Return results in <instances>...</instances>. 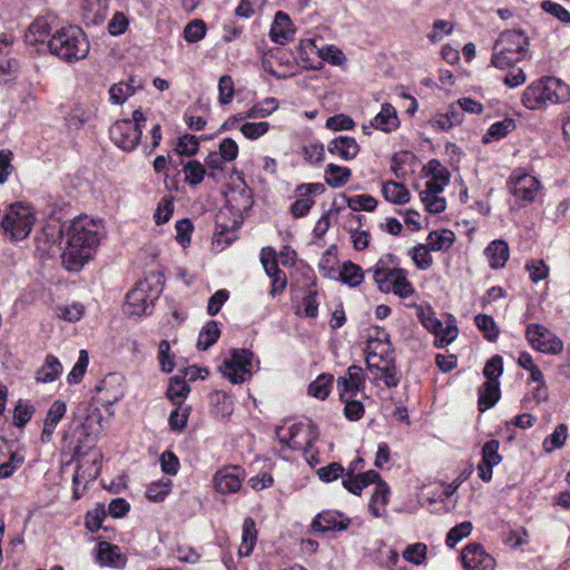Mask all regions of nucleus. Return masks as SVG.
Masks as SVG:
<instances>
[{
    "label": "nucleus",
    "instance_id": "nucleus-1",
    "mask_svg": "<svg viewBox=\"0 0 570 570\" xmlns=\"http://www.w3.org/2000/svg\"><path fill=\"white\" fill-rule=\"evenodd\" d=\"M67 246L61 255L69 272H79L91 258L102 238V227L87 216H78L67 228Z\"/></svg>",
    "mask_w": 570,
    "mask_h": 570
},
{
    "label": "nucleus",
    "instance_id": "nucleus-2",
    "mask_svg": "<svg viewBox=\"0 0 570 570\" xmlns=\"http://www.w3.org/2000/svg\"><path fill=\"white\" fill-rule=\"evenodd\" d=\"M570 100V86L559 78L544 76L532 81L522 92L521 104L529 110H540L548 104Z\"/></svg>",
    "mask_w": 570,
    "mask_h": 570
},
{
    "label": "nucleus",
    "instance_id": "nucleus-3",
    "mask_svg": "<svg viewBox=\"0 0 570 570\" xmlns=\"http://www.w3.org/2000/svg\"><path fill=\"white\" fill-rule=\"evenodd\" d=\"M49 52L65 62H76L89 53V41L85 31L75 24L57 29L47 42Z\"/></svg>",
    "mask_w": 570,
    "mask_h": 570
},
{
    "label": "nucleus",
    "instance_id": "nucleus-4",
    "mask_svg": "<svg viewBox=\"0 0 570 570\" xmlns=\"http://www.w3.org/2000/svg\"><path fill=\"white\" fill-rule=\"evenodd\" d=\"M529 47V39L519 30H507L494 41L491 65L504 70L514 67L524 59Z\"/></svg>",
    "mask_w": 570,
    "mask_h": 570
},
{
    "label": "nucleus",
    "instance_id": "nucleus-5",
    "mask_svg": "<svg viewBox=\"0 0 570 570\" xmlns=\"http://www.w3.org/2000/svg\"><path fill=\"white\" fill-rule=\"evenodd\" d=\"M160 279L153 274L136 283L135 287L126 295L125 312L130 316L148 315L153 312L154 303L161 293L158 287Z\"/></svg>",
    "mask_w": 570,
    "mask_h": 570
},
{
    "label": "nucleus",
    "instance_id": "nucleus-6",
    "mask_svg": "<svg viewBox=\"0 0 570 570\" xmlns=\"http://www.w3.org/2000/svg\"><path fill=\"white\" fill-rule=\"evenodd\" d=\"M33 224L35 215L30 206L16 203L10 205L2 218V232L11 242H19L29 236Z\"/></svg>",
    "mask_w": 570,
    "mask_h": 570
},
{
    "label": "nucleus",
    "instance_id": "nucleus-7",
    "mask_svg": "<svg viewBox=\"0 0 570 570\" xmlns=\"http://www.w3.org/2000/svg\"><path fill=\"white\" fill-rule=\"evenodd\" d=\"M284 429L276 428L275 434L283 448L293 451L307 452L317 439V432L313 424L295 423L285 433Z\"/></svg>",
    "mask_w": 570,
    "mask_h": 570
},
{
    "label": "nucleus",
    "instance_id": "nucleus-8",
    "mask_svg": "<svg viewBox=\"0 0 570 570\" xmlns=\"http://www.w3.org/2000/svg\"><path fill=\"white\" fill-rule=\"evenodd\" d=\"M254 354L246 348H234L230 357L219 366V372L233 384H239L252 376Z\"/></svg>",
    "mask_w": 570,
    "mask_h": 570
},
{
    "label": "nucleus",
    "instance_id": "nucleus-9",
    "mask_svg": "<svg viewBox=\"0 0 570 570\" xmlns=\"http://www.w3.org/2000/svg\"><path fill=\"white\" fill-rule=\"evenodd\" d=\"M366 365L367 368L373 372H380L379 379H381L385 386L394 389L400 384V375L395 365V358L393 351H382L379 355L375 352H366Z\"/></svg>",
    "mask_w": 570,
    "mask_h": 570
},
{
    "label": "nucleus",
    "instance_id": "nucleus-10",
    "mask_svg": "<svg viewBox=\"0 0 570 570\" xmlns=\"http://www.w3.org/2000/svg\"><path fill=\"white\" fill-rule=\"evenodd\" d=\"M263 69L277 79H285L296 73L293 53L283 48L263 52Z\"/></svg>",
    "mask_w": 570,
    "mask_h": 570
},
{
    "label": "nucleus",
    "instance_id": "nucleus-11",
    "mask_svg": "<svg viewBox=\"0 0 570 570\" xmlns=\"http://www.w3.org/2000/svg\"><path fill=\"white\" fill-rule=\"evenodd\" d=\"M525 336L532 348L541 353L557 355L563 351V342L541 324H529Z\"/></svg>",
    "mask_w": 570,
    "mask_h": 570
},
{
    "label": "nucleus",
    "instance_id": "nucleus-12",
    "mask_svg": "<svg viewBox=\"0 0 570 570\" xmlns=\"http://www.w3.org/2000/svg\"><path fill=\"white\" fill-rule=\"evenodd\" d=\"M146 118L141 110L132 112V120H119L110 128V138L112 142H140L141 127Z\"/></svg>",
    "mask_w": 570,
    "mask_h": 570
},
{
    "label": "nucleus",
    "instance_id": "nucleus-13",
    "mask_svg": "<svg viewBox=\"0 0 570 570\" xmlns=\"http://www.w3.org/2000/svg\"><path fill=\"white\" fill-rule=\"evenodd\" d=\"M461 559L468 570H493L495 566L494 559L478 543L464 547Z\"/></svg>",
    "mask_w": 570,
    "mask_h": 570
},
{
    "label": "nucleus",
    "instance_id": "nucleus-14",
    "mask_svg": "<svg viewBox=\"0 0 570 570\" xmlns=\"http://www.w3.org/2000/svg\"><path fill=\"white\" fill-rule=\"evenodd\" d=\"M351 523V519L338 511H323L318 513L312 521L311 528L313 532L325 533L327 531L346 530Z\"/></svg>",
    "mask_w": 570,
    "mask_h": 570
},
{
    "label": "nucleus",
    "instance_id": "nucleus-15",
    "mask_svg": "<svg viewBox=\"0 0 570 570\" xmlns=\"http://www.w3.org/2000/svg\"><path fill=\"white\" fill-rule=\"evenodd\" d=\"M243 470L238 465H229L218 470L213 479L216 490L223 494L235 493L242 487Z\"/></svg>",
    "mask_w": 570,
    "mask_h": 570
},
{
    "label": "nucleus",
    "instance_id": "nucleus-16",
    "mask_svg": "<svg viewBox=\"0 0 570 570\" xmlns=\"http://www.w3.org/2000/svg\"><path fill=\"white\" fill-rule=\"evenodd\" d=\"M510 190L520 200L532 203L539 191V180L528 174L517 175L515 173L510 177Z\"/></svg>",
    "mask_w": 570,
    "mask_h": 570
},
{
    "label": "nucleus",
    "instance_id": "nucleus-17",
    "mask_svg": "<svg viewBox=\"0 0 570 570\" xmlns=\"http://www.w3.org/2000/svg\"><path fill=\"white\" fill-rule=\"evenodd\" d=\"M226 202L228 207L239 217H242L244 212L252 208L254 203L252 190L246 186L244 179L240 180V185L228 189Z\"/></svg>",
    "mask_w": 570,
    "mask_h": 570
},
{
    "label": "nucleus",
    "instance_id": "nucleus-18",
    "mask_svg": "<svg viewBox=\"0 0 570 570\" xmlns=\"http://www.w3.org/2000/svg\"><path fill=\"white\" fill-rule=\"evenodd\" d=\"M400 120L397 111L391 104H383L381 111L370 121V126H363L364 134H371L370 129H379L384 132H391L397 129Z\"/></svg>",
    "mask_w": 570,
    "mask_h": 570
},
{
    "label": "nucleus",
    "instance_id": "nucleus-19",
    "mask_svg": "<svg viewBox=\"0 0 570 570\" xmlns=\"http://www.w3.org/2000/svg\"><path fill=\"white\" fill-rule=\"evenodd\" d=\"M321 48L316 46L314 39H302L297 47L298 59L304 63V68L312 70L322 69V61L318 60Z\"/></svg>",
    "mask_w": 570,
    "mask_h": 570
},
{
    "label": "nucleus",
    "instance_id": "nucleus-20",
    "mask_svg": "<svg viewBox=\"0 0 570 570\" xmlns=\"http://www.w3.org/2000/svg\"><path fill=\"white\" fill-rule=\"evenodd\" d=\"M294 33L295 31L292 28V21L288 14L283 11H277L269 31L271 39L275 43L284 45L293 38Z\"/></svg>",
    "mask_w": 570,
    "mask_h": 570
},
{
    "label": "nucleus",
    "instance_id": "nucleus-21",
    "mask_svg": "<svg viewBox=\"0 0 570 570\" xmlns=\"http://www.w3.org/2000/svg\"><path fill=\"white\" fill-rule=\"evenodd\" d=\"M97 560L101 566L115 568H124L127 562V558L121 553L119 547L106 541L98 544Z\"/></svg>",
    "mask_w": 570,
    "mask_h": 570
},
{
    "label": "nucleus",
    "instance_id": "nucleus-22",
    "mask_svg": "<svg viewBox=\"0 0 570 570\" xmlns=\"http://www.w3.org/2000/svg\"><path fill=\"white\" fill-rule=\"evenodd\" d=\"M51 37V26L46 17H37L24 33L26 42L29 45L45 43Z\"/></svg>",
    "mask_w": 570,
    "mask_h": 570
},
{
    "label": "nucleus",
    "instance_id": "nucleus-23",
    "mask_svg": "<svg viewBox=\"0 0 570 570\" xmlns=\"http://www.w3.org/2000/svg\"><path fill=\"white\" fill-rule=\"evenodd\" d=\"M484 255L487 256L491 268H502L509 259V245L502 239H495L487 246Z\"/></svg>",
    "mask_w": 570,
    "mask_h": 570
},
{
    "label": "nucleus",
    "instance_id": "nucleus-24",
    "mask_svg": "<svg viewBox=\"0 0 570 570\" xmlns=\"http://www.w3.org/2000/svg\"><path fill=\"white\" fill-rule=\"evenodd\" d=\"M390 488L384 481H380L376 485L370 503L368 510L375 518H381L386 514V505L389 502Z\"/></svg>",
    "mask_w": 570,
    "mask_h": 570
},
{
    "label": "nucleus",
    "instance_id": "nucleus-25",
    "mask_svg": "<svg viewBox=\"0 0 570 570\" xmlns=\"http://www.w3.org/2000/svg\"><path fill=\"white\" fill-rule=\"evenodd\" d=\"M62 373V365L55 355H47L43 364L36 372L38 383H51Z\"/></svg>",
    "mask_w": 570,
    "mask_h": 570
},
{
    "label": "nucleus",
    "instance_id": "nucleus-26",
    "mask_svg": "<svg viewBox=\"0 0 570 570\" xmlns=\"http://www.w3.org/2000/svg\"><path fill=\"white\" fill-rule=\"evenodd\" d=\"M257 541V530L255 521L252 518H246L242 529V543L238 549L240 557H248L253 552V549Z\"/></svg>",
    "mask_w": 570,
    "mask_h": 570
},
{
    "label": "nucleus",
    "instance_id": "nucleus-27",
    "mask_svg": "<svg viewBox=\"0 0 570 570\" xmlns=\"http://www.w3.org/2000/svg\"><path fill=\"white\" fill-rule=\"evenodd\" d=\"M382 194L387 202L397 205L406 204L410 200V193L406 187L393 180L383 184Z\"/></svg>",
    "mask_w": 570,
    "mask_h": 570
},
{
    "label": "nucleus",
    "instance_id": "nucleus-28",
    "mask_svg": "<svg viewBox=\"0 0 570 570\" xmlns=\"http://www.w3.org/2000/svg\"><path fill=\"white\" fill-rule=\"evenodd\" d=\"M416 316L421 324L434 336H439L442 333L443 324L435 316V312L430 306H416Z\"/></svg>",
    "mask_w": 570,
    "mask_h": 570
},
{
    "label": "nucleus",
    "instance_id": "nucleus-29",
    "mask_svg": "<svg viewBox=\"0 0 570 570\" xmlns=\"http://www.w3.org/2000/svg\"><path fill=\"white\" fill-rule=\"evenodd\" d=\"M517 128V122L513 118L507 117L502 120L493 122L487 135L482 138V142H490L489 138L500 140L504 138L508 134L512 132Z\"/></svg>",
    "mask_w": 570,
    "mask_h": 570
},
{
    "label": "nucleus",
    "instance_id": "nucleus-30",
    "mask_svg": "<svg viewBox=\"0 0 570 570\" xmlns=\"http://www.w3.org/2000/svg\"><path fill=\"white\" fill-rule=\"evenodd\" d=\"M394 276L391 283V291L403 298L414 293V287L407 279V272L403 268H394Z\"/></svg>",
    "mask_w": 570,
    "mask_h": 570
},
{
    "label": "nucleus",
    "instance_id": "nucleus-31",
    "mask_svg": "<svg viewBox=\"0 0 570 570\" xmlns=\"http://www.w3.org/2000/svg\"><path fill=\"white\" fill-rule=\"evenodd\" d=\"M426 240L430 249L438 252L449 249L455 240V235L449 229H442L441 232L433 230L429 234Z\"/></svg>",
    "mask_w": 570,
    "mask_h": 570
},
{
    "label": "nucleus",
    "instance_id": "nucleus-32",
    "mask_svg": "<svg viewBox=\"0 0 570 570\" xmlns=\"http://www.w3.org/2000/svg\"><path fill=\"white\" fill-rule=\"evenodd\" d=\"M500 399L499 383L485 382L480 390L479 409L481 412L494 406Z\"/></svg>",
    "mask_w": 570,
    "mask_h": 570
},
{
    "label": "nucleus",
    "instance_id": "nucleus-33",
    "mask_svg": "<svg viewBox=\"0 0 570 570\" xmlns=\"http://www.w3.org/2000/svg\"><path fill=\"white\" fill-rule=\"evenodd\" d=\"M363 278L364 274L358 265L351 261L343 263L340 272V279L342 283L348 285L350 287H356L362 284Z\"/></svg>",
    "mask_w": 570,
    "mask_h": 570
},
{
    "label": "nucleus",
    "instance_id": "nucleus-34",
    "mask_svg": "<svg viewBox=\"0 0 570 570\" xmlns=\"http://www.w3.org/2000/svg\"><path fill=\"white\" fill-rule=\"evenodd\" d=\"M351 176L348 168L340 167L334 164H328L325 170V181L332 188H340L344 186Z\"/></svg>",
    "mask_w": 570,
    "mask_h": 570
},
{
    "label": "nucleus",
    "instance_id": "nucleus-35",
    "mask_svg": "<svg viewBox=\"0 0 570 570\" xmlns=\"http://www.w3.org/2000/svg\"><path fill=\"white\" fill-rule=\"evenodd\" d=\"M219 334L220 331L218 328L217 322H207L199 332L197 347L204 351L209 348L217 342Z\"/></svg>",
    "mask_w": 570,
    "mask_h": 570
},
{
    "label": "nucleus",
    "instance_id": "nucleus-36",
    "mask_svg": "<svg viewBox=\"0 0 570 570\" xmlns=\"http://www.w3.org/2000/svg\"><path fill=\"white\" fill-rule=\"evenodd\" d=\"M190 392L189 385L183 377L174 376L169 381L167 389L168 399L175 404H179Z\"/></svg>",
    "mask_w": 570,
    "mask_h": 570
},
{
    "label": "nucleus",
    "instance_id": "nucleus-37",
    "mask_svg": "<svg viewBox=\"0 0 570 570\" xmlns=\"http://www.w3.org/2000/svg\"><path fill=\"white\" fill-rule=\"evenodd\" d=\"M333 381V375L321 374L308 385V394L318 399L325 400L330 395V386Z\"/></svg>",
    "mask_w": 570,
    "mask_h": 570
},
{
    "label": "nucleus",
    "instance_id": "nucleus-38",
    "mask_svg": "<svg viewBox=\"0 0 570 570\" xmlns=\"http://www.w3.org/2000/svg\"><path fill=\"white\" fill-rule=\"evenodd\" d=\"M568 436V426L564 423H560L554 429L553 433L544 439L542 445L546 452L551 453L552 451L560 449Z\"/></svg>",
    "mask_w": 570,
    "mask_h": 570
},
{
    "label": "nucleus",
    "instance_id": "nucleus-39",
    "mask_svg": "<svg viewBox=\"0 0 570 570\" xmlns=\"http://www.w3.org/2000/svg\"><path fill=\"white\" fill-rule=\"evenodd\" d=\"M475 325L488 341H495L500 334L499 327L492 316L479 314L475 316Z\"/></svg>",
    "mask_w": 570,
    "mask_h": 570
},
{
    "label": "nucleus",
    "instance_id": "nucleus-40",
    "mask_svg": "<svg viewBox=\"0 0 570 570\" xmlns=\"http://www.w3.org/2000/svg\"><path fill=\"white\" fill-rule=\"evenodd\" d=\"M136 86L119 81L109 89L110 101L115 105H122L129 97L135 95Z\"/></svg>",
    "mask_w": 570,
    "mask_h": 570
},
{
    "label": "nucleus",
    "instance_id": "nucleus-41",
    "mask_svg": "<svg viewBox=\"0 0 570 570\" xmlns=\"http://www.w3.org/2000/svg\"><path fill=\"white\" fill-rule=\"evenodd\" d=\"M430 250L431 249L428 244H420L409 250V254L411 255L412 261L417 268L425 271L431 267L433 258L430 254Z\"/></svg>",
    "mask_w": 570,
    "mask_h": 570
},
{
    "label": "nucleus",
    "instance_id": "nucleus-42",
    "mask_svg": "<svg viewBox=\"0 0 570 570\" xmlns=\"http://www.w3.org/2000/svg\"><path fill=\"white\" fill-rule=\"evenodd\" d=\"M36 412V407L29 401L19 400L13 411V424L17 428L24 426Z\"/></svg>",
    "mask_w": 570,
    "mask_h": 570
},
{
    "label": "nucleus",
    "instance_id": "nucleus-43",
    "mask_svg": "<svg viewBox=\"0 0 570 570\" xmlns=\"http://www.w3.org/2000/svg\"><path fill=\"white\" fill-rule=\"evenodd\" d=\"M207 26L202 19H195L188 22L184 28V39L189 43H195L204 39Z\"/></svg>",
    "mask_w": 570,
    "mask_h": 570
},
{
    "label": "nucleus",
    "instance_id": "nucleus-44",
    "mask_svg": "<svg viewBox=\"0 0 570 570\" xmlns=\"http://www.w3.org/2000/svg\"><path fill=\"white\" fill-rule=\"evenodd\" d=\"M171 483V480L167 478L150 483L146 490V497L154 502L163 501L168 495Z\"/></svg>",
    "mask_w": 570,
    "mask_h": 570
},
{
    "label": "nucleus",
    "instance_id": "nucleus-45",
    "mask_svg": "<svg viewBox=\"0 0 570 570\" xmlns=\"http://www.w3.org/2000/svg\"><path fill=\"white\" fill-rule=\"evenodd\" d=\"M346 203L347 206L354 212H372L377 206V200L374 197L366 194L351 196L346 199Z\"/></svg>",
    "mask_w": 570,
    "mask_h": 570
},
{
    "label": "nucleus",
    "instance_id": "nucleus-46",
    "mask_svg": "<svg viewBox=\"0 0 570 570\" xmlns=\"http://www.w3.org/2000/svg\"><path fill=\"white\" fill-rule=\"evenodd\" d=\"M24 460L23 451L9 449V460L2 463V479L10 478L24 463Z\"/></svg>",
    "mask_w": 570,
    "mask_h": 570
},
{
    "label": "nucleus",
    "instance_id": "nucleus-47",
    "mask_svg": "<svg viewBox=\"0 0 570 570\" xmlns=\"http://www.w3.org/2000/svg\"><path fill=\"white\" fill-rule=\"evenodd\" d=\"M500 443L498 440L488 441L482 448V463L490 468L498 465L502 458L499 454Z\"/></svg>",
    "mask_w": 570,
    "mask_h": 570
},
{
    "label": "nucleus",
    "instance_id": "nucleus-48",
    "mask_svg": "<svg viewBox=\"0 0 570 570\" xmlns=\"http://www.w3.org/2000/svg\"><path fill=\"white\" fill-rule=\"evenodd\" d=\"M459 335V328L455 324V318L450 315L446 325L443 326V331L439 336H435V346L444 347L452 343Z\"/></svg>",
    "mask_w": 570,
    "mask_h": 570
},
{
    "label": "nucleus",
    "instance_id": "nucleus-49",
    "mask_svg": "<svg viewBox=\"0 0 570 570\" xmlns=\"http://www.w3.org/2000/svg\"><path fill=\"white\" fill-rule=\"evenodd\" d=\"M316 474L321 481L328 483L336 481L340 478H344L345 469L341 463L332 462L325 466L317 469Z\"/></svg>",
    "mask_w": 570,
    "mask_h": 570
},
{
    "label": "nucleus",
    "instance_id": "nucleus-50",
    "mask_svg": "<svg viewBox=\"0 0 570 570\" xmlns=\"http://www.w3.org/2000/svg\"><path fill=\"white\" fill-rule=\"evenodd\" d=\"M89 363V356L86 350H81L79 353V358L77 363L73 365L72 370L67 375V381L69 384H77L79 383L87 370Z\"/></svg>",
    "mask_w": 570,
    "mask_h": 570
},
{
    "label": "nucleus",
    "instance_id": "nucleus-51",
    "mask_svg": "<svg viewBox=\"0 0 570 570\" xmlns=\"http://www.w3.org/2000/svg\"><path fill=\"white\" fill-rule=\"evenodd\" d=\"M540 8L548 14H551L562 23H570V12L560 3L551 0H543Z\"/></svg>",
    "mask_w": 570,
    "mask_h": 570
},
{
    "label": "nucleus",
    "instance_id": "nucleus-52",
    "mask_svg": "<svg viewBox=\"0 0 570 570\" xmlns=\"http://www.w3.org/2000/svg\"><path fill=\"white\" fill-rule=\"evenodd\" d=\"M107 513L104 504H98L94 510L88 511L85 518L86 528L90 532H96L102 528V521L106 519Z\"/></svg>",
    "mask_w": 570,
    "mask_h": 570
},
{
    "label": "nucleus",
    "instance_id": "nucleus-53",
    "mask_svg": "<svg viewBox=\"0 0 570 570\" xmlns=\"http://www.w3.org/2000/svg\"><path fill=\"white\" fill-rule=\"evenodd\" d=\"M472 523L470 521H464L455 527H453L446 535V544L450 548H454L462 539L466 538L472 531Z\"/></svg>",
    "mask_w": 570,
    "mask_h": 570
},
{
    "label": "nucleus",
    "instance_id": "nucleus-54",
    "mask_svg": "<svg viewBox=\"0 0 570 570\" xmlns=\"http://www.w3.org/2000/svg\"><path fill=\"white\" fill-rule=\"evenodd\" d=\"M261 262H262L263 267L268 276H274V275L284 273L278 267L277 259H276V252L272 247L262 248Z\"/></svg>",
    "mask_w": 570,
    "mask_h": 570
},
{
    "label": "nucleus",
    "instance_id": "nucleus-55",
    "mask_svg": "<svg viewBox=\"0 0 570 570\" xmlns=\"http://www.w3.org/2000/svg\"><path fill=\"white\" fill-rule=\"evenodd\" d=\"M218 100L220 105H227L232 102L235 95L234 80L229 75H224L218 81Z\"/></svg>",
    "mask_w": 570,
    "mask_h": 570
},
{
    "label": "nucleus",
    "instance_id": "nucleus-56",
    "mask_svg": "<svg viewBox=\"0 0 570 570\" xmlns=\"http://www.w3.org/2000/svg\"><path fill=\"white\" fill-rule=\"evenodd\" d=\"M278 107V101L275 98H265L262 102L253 106L248 111L250 118H265L269 116Z\"/></svg>",
    "mask_w": 570,
    "mask_h": 570
},
{
    "label": "nucleus",
    "instance_id": "nucleus-57",
    "mask_svg": "<svg viewBox=\"0 0 570 570\" xmlns=\"http://www.w3.org/2000/svg\"><path fill=\"white\" fill-rule=\"evenodd\" d=\"M184 173H185V180L189 185L195 186V185H198L199 183H202V180L204 179L205 168L200 163L190 160L184 166Z\"/></svg>",
    "mask_w": 570,
    "mask_h": 570
},
{
    "label": "nucleus",
    "instance_id": "nucleus-58",
    "mask_svg": "<svg viewBox=\"0 0 570 570\" xmlns=\"http://www.w3.org/2000/svg\"><path fill=\"white\" fill-rule=\"evenodd\" d=\"M66 403L61 400H56L49 407L47 415L43 420V424L57 428L58 423L66 414Z\"/></svg>",
    "mask_w": 570,
    "mask_h": 570
},
{
    "label": "nucleus",
    "instance_id": "nucleus-59",
    "mask_svg": "<svg viewBox=\"0 0 570 570\" xmlns=\"http://www.w3.org/2000/svg\"><path fill=\"white\" fill-rule=\"evenodd\" d=\"M420 197L422 203L425 205L426 210L432 214H440L446 208L445 198L440 197L439 195L421 191Z\"/></svg>",
    "mask_w": 570,
    "mask_h": 570
},
{
    "label": "nucleus",
    "instance_id": "nucleus-60",
    "mask_svg": "<svg viewBox=\"0 0 570 570\" xmlns=\"http://www.w3.org/2000/svg\"><path fill=\"white\" fill-rule=\"evenodd\" d=\"M503 362L500 355L492 356L483 368V374L487 377V382L499 383L498 379L502 374Z\"/></svg>",
    "mask_w": 570,
    "mask_h": 570
},
{
    "label": "nucleus",
    "instance_id": "nucleus-61",
    "mask_svg": "<svg viewBox=\"0 0 570 570\" xmlns=\"http://www.w3.org/2000/svg\"><path fill=\"white\" fill-rule=\"evenodd\" d=\"M318 60L327 61L333 66H340L345 61V56L341 49L333 45H326L321 48Z\"/></svg>",
    "mask_w": 570,
    "mask_h": 570
},
{
    "label": "nucleus",
    "instance_id": "nucleus-62",
    "mask_svg": "<svg viewBox=\"0 0 570 570\" xmlns=\"http://www.w3.org/2000/svg\"><path fill=\"white\" fill-rule=\"evenodd\" d=\"M174 213V204L171 198L164 197L157 205L156 212L154 214V219L157 225H163L167 223Z\"/></svg>",
    "mask_w": 570,
    "mask_h": 570
},
{
    "label": "nucleus",
    "instance_id": "nucleus-63",
    "mask_svg": "<svg viewBox=\"0 0 570 570\" xmlns=\"http://www.w3.org/2000/svg\"><path fill=\"white\" fill-rule=\"evenodd\" d=\"M129 26V20L127 16L124 12L117 11L114 13L112 18L108 22V32L114 36L118 37L124 35Z\"/></svg>",
    "mask_w": 570,
    "mask_h": 570
},
{
    "label": "nucleus",
    "instance_id": "nucleus-64",
    "mask_svg": "<svg viewBox=\"0 0 570 570\" xmlns=\"http://www.w3.org/2000/svg\"><path fill=\"white\" fill-rule=\"evenodd\" d=\"M426 557V546L423 543H414L406 547L403 551V558L413 564H421Z\"/></svg>",
    "mask_w": 570,
    "mask_h": 570
}]
</instances>
